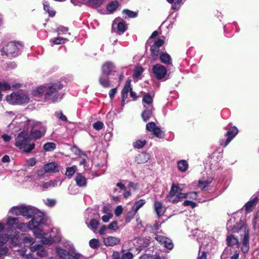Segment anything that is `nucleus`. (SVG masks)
Masks as SVG:
<instances>
[{"label": "nucleus", "instance_id": "f257e3e1", "mask_svg": "<svg viewBox=\"0 0 259 259\" xmlns=\"http://www.w3.org/2000/svg\"><path fill=\"white\" fill-rule=\"evenodd\" d=\"M44 224V219L42 215H36L29 221L28 225L25 223H19L18 218L9 217L6 220V231L10 233L11 238H14L19 242L20 233L17 229L25 231L28 228L33 231L34 236L40 239L42 244L50 245L53 243L60 242L61 240V235L60 231L57 228H53L50 232H46L41 229L39 227Z\"/></svg>", "mask_w": 259, "mask_h": 259}, {"label": "nucleus", "instance_id": "f03ea898", "mask_svg": "<svg viewBox=\"0 0 259 259\" xmlns=\"http://www.w3.org/2000/svg\"><path fill=\"white\" fill-rule=\"evenodd\" d=\"M9 127L14 133L21 131L24 127L28 131L30 138L35 140L41 138L46 133V127L41 122L29 120L21 115H17L9 124Z\"/></svg>", "mask_w": 259, "mask_h": 259}, {"label": "nucleus", "instance_id": "7ed1b4c3", "mask_svg": "<svg viewBox=\"0 0 259 259\" xmlns=\"http://www.w3.org/2000/svg\"><path fill=\"white\" fill-rule=\"evenodd\" d=\"M15 139V146L25 153H30L35 147V144L30 142V137L28 131L24 127Z\"/></svg>", "mask_w": 259, "mask_h": 259}, {"label": "nucleus", "instance_id": "20e7f679", "mask_svg": "<svg viewBox=\"0 0 259 259\" xmlns=\"http://www.w3.org/2000/svg\"><path fill=\"white\" fill-rule=\"evenodd\" d=\"M184 188V185L172 184L168 194L165 197V201L176 204L183 199L188 197L187 193H182Z\"/></svg>", "mask_w": 259, "mask_h": 259}, {"label": "nucleus", "instance_id": "39448f33", "mask_svg": "<svg viewBox=\"0 0 259 259\" xmlns=\"http://www.w3.org/2000/svg\"><path fill=\"white\" fill-rule=\"evenodd\" d=\"M62 88L63 85L60 82L52 83L48 87H46L45 94V100L52 102L60 101L63 96V95L60 92Z\"/></svg>", "mask_w": 259, "mask_h": 259}, {"label": "nucleus", "instance_id": "423d86ee", "mask_svg": "<svg viewBox=\"0 0 259 259\" xmlns=\"http://www.w3.org/2000/svg\"><path fill=\"white\" fill-rule=\"evenodd\" d=\"M232 231L243 237L241 250L244 253H247L249 249V231L247 226L242 223L237 224L233 227Z\"/></svg>", "mask_w": 259, "mask_h": 259}, {"label": "nucleus", "instance_id": "0eeeda50", "mask_svg": "<svg viewBox=\"0 0 259 259\" xmlns=\"http://www.w3.org/2000/svg\"><path fill=\"white\" fill-rule=\"evenodd\" d=\"M6 101L10 104L22 105L29 103L30 98L25 93L16 92L7 96Z\"/></svg>", "mask_w": 259, "mask_h": 259}, {"label": "nucleus", "instance_id": "6e6552de", "mask_svg": "<svg viewBox=\"0 0 259 259\" xmlns=\"http://www.w3.org/2000/svg\"><path fill=\"white\" fill-rule=\"evenodd\" d=\"M22 47L21 44L19 42H10L2 49V55H6L8 57H15L18 55L19 51Z\"/></svg>", "mask_w": 259, "mask_h": 259}, {"label": "nucleus", "instance_id": "1a4fd4ad", "mask_svg": "<svg viewBox=\"0 0 259 259\" xmlns=\"http://www.w3.org/2000/svg\"><path fill=\"white\" fill-rule=\"evenodd\" d=\"M9 239H11L12 243L15 245L18 243L14 236L11 238L10 233L7 232V233L0 235V255L6 254L8 252V248L6 247H3V246L6 243Z\"/></svg>", "mask_w": 259, "mask_h": 259}, {"label": "nucleus", "instance_id": "9d476101", "mask_svg": "<svg viewBox=\"0 0 259 259\" xmlns=\"http://www.w3.org/2000/svg\"><path fill=\"white\" fill-rule=\"evenodd\" d=\"M57 252L63 259H83L84 258L81 254L75 252L71 250L69 252L63 249L58 248Z\"/></svg>", "mask_w": 259, "mask_h": 259}, {"label": "nucleus", "instance_id": "9b49d317", "mask_svg": "<svg viewBox=\"0 0 259 259\" xmlns=\"http://www.w3.org/2000/svg\"><path fill=\"white\" fill-rule=\"evenodd\" d=\"M130 93V96L135 100L137 98L136 94L132 91V89L131 87V80H128L126 81L125 84L122 91V101L121 105L124 106L126 103V99L127 98L128 93ZM128 101H126L127 102Z\"/></svg>", "mask_w": 259, "mask_h": 259}, {"label": "nucleus", "instance_id": "f8f14e48", "mask_svg": "<svg viewBox=\"0 0 259 259\" xmlns=\"http://www.w3.org/2000/svg\"><path fill=\"white\" fill-rule=\"evenodd\" d=\"M167 72L166 68L160 64L154 65L152 68V72L155 77L158 80L163 78L166 79Z\"/></svg>", "mask_w": 259, "mask_h": 259}, {"label": "nucleus", "instance_id": "ddd939ff", "mask_svg": "<svg viewBox=\"0 0 259 259\" xmlns=\"http://www.w3.org/2000/svg\"><path fill=\"white\" fill-rule=\"evenodd\" d=\"M101 242L106 247H112L119 245L120 243L121 239L118 237L105 235L101 237Z\"/></svg>", "mask_w": 259, "mask_h": 259}, {"label": "nucleus", "instance_id": "4468645a", "mask_svg": "<svg viewBox=\"0 0 259 259\" xmlns=\"http://www.w3.org/2000/svg\"><path fill=\"white\" fill-rule=\"evenodd\" d=\"M146 130L152 133L156 137L158 138H162L164 137V133L161 129L157 126L154 122H150L147 124Z\"/></svg>", "mask_w": 259, "mask_h": 259}, {"label": "nucleus", "instance_id": "2eb2a0df", "mask_svg": "<svg viewBox=\"0 0 259 259\" xmlns=\"http://www.w3.org/2000/svg\"><path fill=\"white\" fill-rule=\"evenodd\" d=\"M59 171L58 165L55 162H51L45 165L44 170L38 171V175L41 176L44 172L54 173Z\"/></svg>", "mask_w": 259, "mask_h": 259}, {"label": "nucleus", "instance_id": "dca6fc26", "mask_svg": "<svg viewBox=\"0 0 259 259\" xmlns=\"http://www.w3.org/2000/svg\"><path fill=\"white\" fill-rule=\"evenodd\" d=\"M155 238L158 242L163 245L165 248L169 249L173 248L174 244L169 238L161 235H156Z\"/></svg>", "mask_w": 259, "mask_h": 259}, {"label": "nucleus", "instance_id": "f3484780", "mask_svg": "<svg viewBox=\"0 0 259 259\" xmlns=\"http://www.w3.org/2000/svg\"><path fill=\"white\" fill-rule=\"evenodd\" d=\"M21 215L27 218V219H29L32 217L34 218L36 215H41L40 214L35 215V209L34 207L31 206L24 205H22Z\"/></svg>", "mask_w": 259, "mask_h": 259}, {"label": "nucleus", "instance_id": "a211bd4d", "mask_svg": "<svg viewBox=\"0 0 259 259\" xmlns=\"http://www.w3.org/2000/svg\"><path fill=\"white\" fill-rule=\"evenodd\" d=\"M31 252H36V254L40 257H46L48 256L47 250L41 244H35L31 246Z\"/></svg>", "mask_w": 259, "mask_h": 259}, {"label": "nucleus", "instance_id": "6ab92c4d", "mask_svg": "<svg viewBox=\"0 0 259 259\" xmlns=\"http://www.w3.org/2000/svg\"><path fill=\"white\" fill-rule=\"evenodd\" d=\"M164 41L161 39H158L152 46L150 51L151 55L152 56L153 60H155L158 56L159 51V48L163 44Z\"/></svg>", "mask_w": 259, "mask_h": 259}, {"label": "nucleus", "instance_id": "aec40b11", "mask_svg": "<svg viewBox=\"0 0 259 259\" xmlns=\"http://www.w3.org/2000/svg\"><path fill=\"white\" fill-rule=\"evenodd\" d=\"M115 72V67L112 62H107L102 67V72L104 74L110 75Z\"/></svg>", "mask_w": 259, "mask_h": 259}, {"label": "nucleus", "instance_id": "412c9836", "mask_svg": "<svg viewBox=\"0 0 259 259\" xmlns=\"http://www.w3.org/2000/svg\"><path fill=\"white\" fill-rule=\"evenodd\" d=\"M238 133V129L235 126L228 128L225 134V136L227 137V138L224 145V147H226L229 144L231 140L236 136Z\"/></svg>", "mask_w": 259, "mask_h": 259}, {"label": "nucleus", "instance_id": "4be33fe9", "mask_svg": "<svg viewBox=\"0 0 259 259\" xmlns=\"http://www.w3.org/2000/svg\"><path fill=\"white\" fill-rule=\"evenodd\" d=\"M154 210L158 217L162 216L166 211V207L161 202L156 200L153 204Z\"/></svg>", "mask_w": 259, "mask_h": 259}, {"label": "nucleus", "instance_id": "5701e85b", "mask_svg": "<svg viewBox=\"0 0 259 259\" xmlns=\"http://www.w3.org/2000/svg\"><path fill=\"white\" fill-rule=\"evenodd\" d=\"M46 87L40 85L33 88L32 91V95L36 99L42 97L46 93Z\"/></svg>", "mask_w": 259, "mask_h": 259}, {"label": "nucleus", "instance_id": "b1692460", "mask_svg": "<svg viewBox=\"0 0 259 259\" xmlns=\"http://www.w3.org/2000/svg\"><path fill=\"white\" fill-rule=\"evenodd\" d=\"M142 104L143 108L153 109V97L149 94H145L143 97Z\"/></svg>", "mask_w": 259, "mask_h": 259}, {"label": "nucleus", "instance_id": "393cba45", "mask_svg": "<svg viewBox=\"0 0 259 259\" xmlns=\"http://www.w3.org/2000/svg\"><path fill=\"white\" fill-rule=\"evenodd\" d=\"M113 27L117 28L119 34L123 33L126 29V25L123 21H120L119 19H116L113 23Z\"/></svg>", "mask_w": 259, "mask_h": 259}, {"label": "nucleus", "instance_id": "a878e982", "mask_svg": "<svg viewBox=\"0 0 259 259\" xmlns=\"http://www.w3.org/2000/svg\"><path fill=\"white\" fill-rule=\"evenodd\" d=\"M258 199L257 197L250 198V199L245 204L244 208L247 213L250 212L255 206Z\"/></svg>", "mask_w": 259, "mask_h": 259}, {"label": "nucleus", "instance_id": "bb28decb", "mask_svg": "<svg viewBox=\"0 0 259 259\" xmlns=\"http://www.w3.org/2000/svg\"><path fill=\"white\" fill-rule=\"evenodd\" d=\"M21 86L20 83H16L13 84L10 83H8L6 81H0V90L2 91H8L11 89V87L13 89H18Z\"/></svg>", "mask_w": 259, "mask_h": 259}, {"label": "nucleus", "instance_id": "cd10ccee", "mask_svg": "<svg viewBox=\"0 0 259 259\" xmlns=\"http://www.w3.org/2000/svg\"><path fill=\"white\" fill-rule=\"evenodd\" d=\"M76 185L80 187H84L87 186V179L81 174L77 173L75 178Z\"/></svg>", "mask_w": 259, "mask_h": 259}, {"label": "nucleus", "instance_id": "c85d7f7f", "mask_svg": "<svg viewBox=\"0 0 259 259\" xmlns=\"http://www.w3.org/2000/svg\"><path fill=\"white\" fill-rule=\"evenodd\" d=\"M150 158L149 153L143 152L138 154L136 157V162L138 164L146 163Z\"/></svg>", "mask_w": 259, "mask_h": 259}, {"label": "nucleus", "instance_id": "c756f323", "mask_svg": "<svg viewBox=\"0 0 259 259\" xmlns=\"http://www.w3.org/2000/svg\"><path fill=\"white\" fill-rule=\"evenodd\" d=\"M213 180V178L211 177H207L206 178H203L200 179L198 182V186L202 190H206L207 185L210 184Z\"/></svg>", "mask_w": 259, "mask_h": 259}, {"label": "nucleus", "instance_id": "7c9ffc66", "mask_svg": "<svg viewBox=\"0 0 259 259\" xmlns=\"http://www.w3.org/2000/svg\"><path fill=\"white\" fill-rule=\"evenodd\" d=\"M153 110L154 108L153 109L144 108L142 117L144 121H147L152 116Z\"/></svg>", "mask_w": 259, "mask_h": 259}, {"label": "nucleus", "instance_id": "2f4dec72", "mask_svg": "<svg viewBox=\"0 0 259 259\" xmlns=\"http://www.w3.org/2000/svg\"><path fill=\"white\" fill-rule=\"evenodd\" d=\"M58 181L57 180H51L45 182L40 185L43 190H46L50 187H55L57 186Z\"/></svg>", "mask_w": 259, "mask_h": 259}, {"label": "nucleus", "instance_id": "473e14b6", "mask_svg": "<svg viewBox=\"0 0 259 259\" xmlns=\"http://www.w3.org/2000/svg\"><path fill=\"white\" fill-rule=\"evenodd\" d=\"M108 76L102 73L99 78V82L104 88H109L110 86Z\"/></svg>", "mask_w": 259, "mask_h": 259}, {"label": "nucleus", "instance_id": "72a5a7b5", "mask_svg": "<svg viewBox=\"0 0 259 259\" xmlns=\"http://www.w3.org/2000/svg\"><path fill=\"white\" fill-rule=\"evenodd\" d=\"M160 61L164 64H170L171 59L170 55L166 53H161L160 54Z\"/></svg>", "mask_w": 259, "mask_h": 259}, {"label": "nucleus", "instance_id": "f704fd0d", "mask_svg": "<svg viewBox=\"0 0 259 259\" xmlns=\"http://www.w3.org/2000/svg\"><path fill=\"white\" fill-rule=\"evenodd\" d=\"M178 168L182 172L186 171L189 167L188 162L185 160H181L178 162Z\"/></svg>", "mask_w": 259, "mask_h": 259}, {"label": "nucleus", "instance_id": "c9c22d12", "mask_svg": "<svg viewBox=\"0 0 259 259\" xmlns=\"http://www.w3.org/2000/svg\"><path fill=\"white\" fill-rule=\"evenodd\" d=\"M145 203L146 201L144 199H141L139 200L136 201L132 207V210L135 211V213H137L138 210L141 208Z\"/></svg>", "mask_w": 259, "mask_h": 259}, {"label": "nucleus", "instance_id": "e433bc0d", "mask_svg": "<svg viewBox=\"0 0 259 259\" xmlns=\"http://www.w3.org/2000/svg\"><path fill=\"white\" fill-rule=\"evenodd\" d=\"M118 7V2L117 1H113L107 6L106 9L109 13H112L116 10Z\"/></svg>", "mask_w": 259, "mask_h": 259}, {"label": "nucleus", "instance_id": "4c0bfd02", "mask_svg": "<svg viewBox=\"0 0 259 259\" xmlns=\"http://www.w3.org/2000/svg\"><path fill=\"white\" fill-rule=\"evenodd\" d=\"M67 40V39L65 38L62 37H58L54 39H51L50 42L51 43L52 46H53L55 45H60L65 44Z\"/></svg>", "mask_w": 259, "mask_h": 259}, {"label": "nucleus", "instance_id": "58836bf2", "mask_svg": "<svg viewBox=\"0 0 259 259\" xmlns=\"http://www.w3.org/2000/svg\"><path fill=\"white\" fill-rule=\"evenodd\" d=\"M226 241L229 245L233 246L238 245V240L233 235L228 236L227 238Z\"/></svg>", "mask_w": 259, "mask_h": 259}, {"label": "nucleus", "instance_id": "ea45409f", "mask_svg": "<svg viewBox=\"0 0 259 259\" xmlns=\"http://www.w3.org/2000/svg\"><path fill=\"white\" fill-rule=\"evenodd\" d=\"M22 205L12 207L9 210V212L14 215H21Z\"/></svg>", "mask_w": 259, "mask_h": 259}, {"label": "nucleus", "instance_id": "a19ab883", "mask_svg": "<svg viewBox=\"0 0 259 259\" xmlns=\"http://www.w3.org/2000/svg\"><path fill=\"white\" fill-rule=\"evenodd\" d=\"M23 242L25 246L29 247L33 246L32 245L35 242V239L32 237H25L23 240Z\"/></svg>", "mask_w": 259, "mask_h": 259}, {"label": "nucleus", "instance_id": "79ce46f5", "mask_svg": "<svg viewBox=\"0 0 259 259\" xmlns=\"http://www.w3.org/2000/svg\"><path fill=\"white\" fill-rule=\"evenodd\" d=\"M144 69L140 66H137L135 68L133 76L134 78H139L143 72Z\"/></svg>", "mask_w": 259, "mask_h": 259}, {"label": "nucleus", "instance_id": "37998d69", "mask_svg": "<svg viewBox=\"0 0 259 259\" xmlns=\"http://www.w3.org/2000/svg\"><path fill=\"white\" fill-rule=\"evenodd\" d=\"M56 144L53 142H48L43 146V148L46 151H52L56 148Z\"/></svg>", "mask_w": 259, "mask_h": 259}, {"label": "nucleus", "instance_id": "c03bdc74", "mask_svg": "<svg viewBox=\"0 0 259 259\" xmlns=\"http://www.w3.org/2000/svg\"><path fill=\"white\" fill-rule=\"evenodd\" d=\"M100 245V241L97 239H92L89 241V245L93 249H97Z\"/></svg>", "mask_w": 259, "mask_h": 259}, {"label": "nucleus", "instance_id": "a18cd8bd", "mask_svg": "<svg viewBox=\"0 0 259 259\" xmlns=\"http://www.w3.org/2000/svg\"><path fill=\"white\" fill-rule=\"evenodd\" d=\"M44 10L47 12L49 15L51 17H53L55 15V11L53 10H51L50 9V6L47 2H45L44 4Z\"/></svg>", "mask_w": 259, "mask_h": 259}, {"label": "nucleus", "instance_id": "49530a36", "mask_svg": "<svg viewBox=\"0 0 259 259\" xmlns=\"http://www.w3.org/2000/svg\"><path fill=\"white\" fill-rule=\"evenodd\" d=\"M76 169H77V168H76V166H72L70 167H68L66 169V171L65 174L68 177L70 178L74 174Z\"/></svg>", "mask_w": 259, "mask_h": 259}, {"label": "nucleus", "instance_id": "de8ad7c7", "mask_svg": "<svg viewBox=\"0 0 259 259\" xmlns=\"http://www.w3.org/2000/svg\"><path fill=\"white\" fill-rule=\"evenodd\" d=\"M122 13L125 15V18H135L137 16V14L136 12L128 10H124Z\"/></svg>", "mask_w": 259, "mask_h": 259}, {"label": "nucleus", "instance_id": "09e8293b", "mask_svg": "<svg viewBox=\"0 0 259 259\" xmlns=\"http://www.w3.org/2000/svg\"><path fill=\"white\" fill-rule=\"evenodd\" d=\"M107 226L108 229L113 231H116L119 229L118 223L116 221H113Z\"/></svg>", "mask_w": 259, "mask_h": 259}, {"label": "nucleus", "instance_id": "8fccbe9b", "mask_svg": "<svg viewBox=\"0 0 259 259\" xmlns=\"http://www.w3.org/2000/svg\"><path fill=\"white\" fill-rule=\"evenodd\" d=\"M146 144V141L145 140H138L135 142L134 143V146L136 148L140 149L143 147Z\"/></svg>", "mask_w": 259, "mask_h": 259}, {"label": "nucleus", "instance_id": "3c124183", "mask_svg": "<svg viewBox=\"0 0 259 259\" xmlns=\"http://www.w3.org/2000/svg\"><path fill=\"white\" fill-rule=\"evenodd\" d=\"M139 188L138 184L133 182H130L126 186V189L130 190L131 191H134L137 190Z\"/></svg>", "mask_w": 259, "mask_h": 259}, {"label": "nucleus", "instance_id": "603ef678", "mask_svg": "<svg viewBox=\"0 0 259 259\" xmlns=\"http://www.w3.org/2000/svg\"><path fill=\"white\" fill-rule=\"evenodd\" d=\"M20 254L21 255V259H35L33 255L30 253L25 254V252L23 251H20Z\"/></svg>", "mask_w": 259, "mask_h": 259}, {"label": "nucleus", "instance_id": "864d4df0", "mask_svg": "<svg viewBox=\"0 0 259 259\" xmlns=\"http://www.w3.org/2000/svg\"><path fill=\"white\" fill-rule=\"evenodd\" d=\"M99 222L98 221L95 219H92L90 221L88 227L92 230H95L97 228Z\"/></svg>", "mask_w": 259, "mask_h": 259}, {"label": "nucleus", "instance_id": "5fc2aeb1", "mask_svg": "<svg viewBox=\"0 0 259 259\" xmlns=\"http://www.w3.org/2000/svg\"><path fill=\"white\" fill-rule=\"evenodd\" d=\"M113 217V214L111 212H108L107 214H106L102 217V220L104 223H107L109 221V220L112 219Z\"/></svg>", "mask_w": 259, "mask_h": 259}, {"label": "nucleus", "instance_id": "6e6d98bb", "mask_svg": "<svg viewBox=\"0 0 259 259\" xmlns=\"http://www.w3.org/2000/svg\"><path fill=\"white\" fill-rule=\"evenodd\" d=\"M36 164V160L34 158L27 159L24 164L25 166H33Z\"/></svg>", "mask_w": 259, "mask_h": 259}, {"label": "nucleus", "instance_id": "4d7b16f0", "mask_svg": "<svg viewBox=\"0 0 259 259\" xmlns=\"http://www.w3.org/2000/svg\"><path fill=\"white\" fill-rule=\"evenodd\" d=\"M103 2V0H91L90 3L91 6L93 7H99L102 4Z\"/></svg>", "mask_w": 259, "mask_h": 259}, {"label": "nucleus", "instance_id": "13d9d810", "mask_svg": "<svg viewBox=\"0 0 259 259\" xmlns=\"http://www.w3.org/2000/svg\"><path fill=\"white\" fill-rule=\"evenodd\" d=\"M56 203V201L54 199H47L45 201V203L46 205L49 207H53L54 206Z\"/></svg>", "mask_w": 259, "mask_h": 259}, {"label": "nucleus", "instance_id": "bf43d9fd", "mask_svg": "<svg viewBox=\"0 0 259 259\" xmlns=\"http://www.w3.org/2000/svg\"><path fill=\"white\" fill-rule=\"evenodd\" d=\"M136 213H135V211L132 209V211L128 212L127 215L125 218V222L127 223H129L131 220L134 218Z\"/></svg>", "mask_w": 259, "mask_h": 259}, {"label": "nucleus", "instance_id": "052dcab7", "mask_svg": "<svg viewBox=\"0 0 259 259\" xmlns=\"http://www.w3.org/2000/svg\"><path fill=\"white\" fill-rule=\"evenodd\" d=\"M103 123L99 121L94 123L93 124V127L98 131L101 130L103 127Z\"/></svg>", "mask_w": 259, "mask_h": 259}, {"label": "nucleus", "instance_id": "680f3d73", "mask_svg": "<svg viewBox=\"0 0 259 259\" xmlns=\"http://www.w3.org/2000/svg\"><path fill=\"white\" fill-rule=\"evenodd\" d=\"M183 205L185 206H190L192 208H195L197 205L195 202L190 200H185L183 203Z\"/></svg>", "mask_w": 259, "mask_h": 259}, {"label": "nucleus", "instance_id": "e2e57ef3", "mask_svg": "<svg viewBox=\"0 0 259 259\" xmlns=\"http://www.w3.org/2000/svg\"><path fill=\"white\" fill-rule=\"evenodd\" d=\"M108 229V226L106 225H102L100 228V229L99 230V234L100 235H103L106 234L107 230Z\"/></svg>", "mask_w": 259, "mask_h": 259}, {"label": "nucleus", "instance_id": "0e129e2a", "mask_svg": "<svg viewBox=\"0 0 259 259\" xmlns=\"http://www.w3.org/2000/svg\"><path fill=\"white\" fill-rule=\"evenodd\" d=\"M121 259H133V255L131 252L123 253L120 257Z\"/></svg>", "mask_w": 259, "mask_h": 259}, {"label": "nucleus", "instance_id": "69168bd1", "mask_svg": "<svg viewBox=\"0 0 259 259\" xmlns=\"http://www.w3.org/2000/svg\"><path fill=\"white\" fill-rule=\"evenodd\" d=\"M123 209L121 205H118L115 209V214L116 216H119L122 212Z\"/></svg>", "mask_w": 259, "mask_h": 259}, {"label": "nucleus", "instance_id": "338daca9", "mask_svg": "<svg viewBox=\"0 0 259 259\" xmlns=\"http://www.w3.org/2000/svg\"><path fill=\"white\" fill-rule=\"evenodd\" d=\"M68 28L64 26H60L57 29V31L58 32L59 34H65L68 31Z\"/></svg>", "mask_w": 259, "mask_h": 259}, {"label": "nucleus", "instance_id": "774afa93", "mask_svg": "<svg viewBox=\"0 0 259 259\" xmlns=\"http://www.w3.org/2000/svg\"><path fill=\"white\" fill-rule=\"evenodd\" d=\"M140 259H165L164 257H160V256H157L155 258H153L152 256L148 254H144L142 255Z\"/></svg>", "mask_w": 259, "mask_h": 259}]
</instances>
